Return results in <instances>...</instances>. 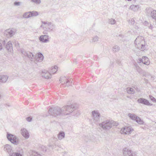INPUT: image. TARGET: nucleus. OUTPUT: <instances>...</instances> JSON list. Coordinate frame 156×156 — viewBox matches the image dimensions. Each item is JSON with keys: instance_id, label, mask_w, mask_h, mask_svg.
I'll return each instance as SVG.
<instances>
[{"instance_id": "f3484780", "label": "nucleus", "mask_w": 156, "mask_h": 156, "mask_svg": "<svg viewBox=\"0 0 156 156\" xmlns=\"http://www.w3.org/2000/svg\"><path fill=\"white\" fill-rule=\"evenodd\" d=\"M22 135L25 138L27 139L29 137V134L28 132L25 128L22 129L21 130Z\"/></svg>"}, {"instance_id": "6e6552de", "label": "nucleus", "mask_w": 156, "mask_h": 156, "mask_svg": "<svg viewBox=\"0 0 156 156\" xmlns=\"http://www.w3.org/2000/svg\"><path fill=\"white\" fill-rule=\"evenodd\" d=\"M92 115L94 122L96 123L99 122L101 115L99 112L97 111L94 110L92 112Z\"/></svg>"}, {"instance_id": "3c124183", "label": "nucleus", "mask_w": 156, "mask_h": 156, "mask_svg": "<svg viewBox=\"0 0 156 156\" xmlns=\"http://www.w3.org/2000/svg\"><path fill=\"white\" fill-rule=\"evenodd\" d=\"M151 79L152 80H154V77L152 76H151Z\"/></svg>"}, {"instance_id": "603ef678", "label": "nucleus", "mask_w": 156, "mask_h": 156, "mask_svg": "<svg viewBox=\"0 0 156 156\" xmlns=\"http://www.w3.org/2000/svg\"><path fill=\"white\" fill-rule=\"evenodd\" d=\"M135 28L136 29H138V27H137V26L136 27H135Z\"/></svg>"}, {"instance_id": "9b49d317", "label": "nucleus", "mask_w": 156, "mask_h": 156, "mask_svg": "<svg viewBox=\"0 0 156 156\" xmlns=\"http://www.w3.org/2000/svg\"><path fill=\"white\" fill-rule=\"evenodd\" d=\"M123 154L124 156H135L136 154L131 150L128 149L126 148L123 150Z\"/></svg>"}, {"instance_id": "680f3d73", "label": "nucleus", "mask_w": 156, "mask_h": 156, "mask_svg": "<svg viewBox=\"0 0 156 156\" xmlns=\"http://www.w3.org/2000/svg\"><path fill=\"white\" fill-rule=\"evenodd\" d=\"M155 123L156 124V122H155Z\"/></svg>"}, {"instance_id": "8fccbe9b", "label": "nucleus", "mask_w": 156, "mask_h": 156, "mask_svg": "<svg viewBox=\"0 0 156 156\" xmlns=\"http://www.w3.org/2000/svg\"><path fill=\"white\" fill-rule=\"evenodd\" d=\"M117 63H118V64L120 65V62H119V61L117 60Z\"/></svg>"}, {"instance_id": "4468645a", "label": "nucleus", "mask_w": 156, "mask_h": 156, "mask_svg": "<svg viewBox=\"0 0 156 156\" xmlns=\"http://www.w3.org/2000/svg\"><path fill=\"white\" fill-rule=\"evenodd\" d=\"M4 150L5 151L8 152L9 156L11 154H11L13 151L12 150L11 146L8 144H6L4 146Z\"/></svg>"}, {"instance_id": "6ab92c4d", "label": "nucleus", "mask_w": 156, "mask_h": 156, "mask_svg": "<svg viewBox=\"0 0 156 156\" xmlns=\"http://www.w3.org/2000/svg\"><path fill=\"white\" fill-rule=\"evenodd\" d=\"M48 36L46 35H41L40 37L39 40L40 41L46 43L48 41Z\"/></svg>"}, {"instance_id": "a211bd4d", "label": "nucleus", "mask_w": 156, "mask_h": 156, "mask_svg": "<svg viewBox=\"0 0 156 156\" xmlns=\"http://www.w3.org/2000/svg\"><path fill=\"white\" fill-rule=\"evenodd\" d=\"M35 58L37 62H41L44 59V57L43 54L39 52L37 54V55H36Z\"/></svg>"}, {"instance_id": "cd10ccee", "label": "nucleus", "mask_w": 156, "mask_h": 156, "mask_svg": "<svg viewBox=\"0 0 156 156\" xmlns=\"http://www.w3.org/2000/svg\"><path fill=\"white\" fill-rule=\"evenodd\" d=\"M151 16L156 21V10H154L152 11Z\"/></svg>"}, {"instance_id": "412c9836", "label": "nucleus", "mask_w": 156, "mask_h": 156, "mask_svg": "<svg viewBox=\"0 0 156 156\" xmlns=\"http://www.w3.org/2000/svg\"><path fill=\"white\" fill-rule=\"evenodd\" d=\"M8 78V77L6 75H0V81L5 83L7 81Z\"/></svg>"}, {"instance_id": "052dcab7", "label": "nucleus", "mask_w": 156, "mask_h": 156, "mask_svg": "<svg viewBox=\"0 0 156 156\" xmlns=\"http://www.w3.org/2000/svg\"><path fill=\"white\" fill-rule=\"evenodd\" d=\"M146 81H147V79H146Z\"/></svg>"}, {"instance_id": "e433bc0d", "label": "nucleus", "mask_w": 156, "mask_h": 156, "mask_svg": "<svg viewBox=\"0 0 156 156\" xmlns=\"http://www.w3.org/2000/svg\"><path fill=\"white\" fill-rule=\"evenodd\" d=\"M149 98L150 99V100L154 102H155L156 103V99L153 96H152L151 95H149Z\"/></svg>"}, {"instance_id": "bb28decb", "label": "nucleus", "mask_w": 156, "mask_h": 156, "mask_svg": "<svg viewBox=\"0 0 156 156\" xmlns=\"http://www.w3.org/2000/svg\"><path fill=\"white\" fill-rule=\"evenodd\" d=\"M153 10L150 8H147L145 9V12L147 15L151 16Z\"/></svg>"}, {"instance_id": "f704fd0d", "label": "nucleus", "mask_w": 156, "mask_h": 156, "mask_svg": "<svg viewBox=\"0 0 156 156\" xmlns=\"http://www.w3.org/2000/svg\"><path fill=\"white\" fill-rule=\"evenodd\" d=\"M131 8L134 11H135L137 10L138 8L139 7L138 5H131L130 6Z\"/></svg>"}, {"instance_id": "5701e85b", "label": "nucleus", "mask_w": 156, "mask_h": 156, "mask_svg": "<svg viewBox=\"0 0 156 156\" xmlns=\"http://www.w3.org/2000/svg\"><path fill=\"white\" fill-rule=\"evenodd\" d=\"M5 44V41L0 36V51L2 49V45Z\"/></svg>"}, {"instance_id": "79ce46f5", "label": "nucleus", "mask_w": 156, "mask_h": 156, "mask_svg": "<svg viewBox=\"0 0 156 156\" xmlns=\"http://www.w3.org/2000/svg\"><path fill=\"white\" fill-rule=\"evenodd\" d=\"M26 120L29 122H31L32 119V118L31 116H29L28 117H27L26 119Z\"/></svg>"}, {"instance_id": "58836bf2", "label": "nucleus", "mask_w": 156, "mask_h": 156, "mask_svg": "<svg viewBox=\"0 0 156 156\" xmlns=\"http://www.w3.org/2000/svg\"><path fill=\"white\" fill-rule=\"evenodd\" d=\"M41 149L42 151L44 152H46L47 151L46 147L44 146H41Z\"/></svg>"}, {"instance_id": "c756f323", "label": "nucleus", "mask_w": 156, "mask_h": 156, "mask_svg": "<svg viewBox=\"0 0 156 156\" xmlns=\"http://www.w3.org/2000/svg\"><path fill=\"white\" fill-rule=\"evenodd\" d=\"M9 156H22V154L18 152H13V151L12 153Z\"/></svg>"}, {"instance_id": "72a5a7b5", "label": "nucleus", "mask_w": 156, "mask_h": 156, "mask_svg": "<svg viewBox=\"0 0 156 156\" xmlns=\"http://www.w3.org/2000/svg\"><path fill=\"white\" fill-rule=\"evenodd\" d=\"M115 20L113 19H111L109 20V23L111 24H114L115 23Z\"/></svg>"}, {"instance_id": "bf43d9fd", "label": "nucleus", "mask_w": 156, "mask_h": 156, "mask_svg": "<svg viewBox=\"0 0 156 156\" xmlns=\"http://www.w3.org/2000/svg\"><path fill=\"white\" fill-rule=\"evenodd\" d=\"M49 146V147H51V145H49V146Z\"/></svg>"}, {"instance_id": "5fc2aeb1", "label": "nucleus", "mask_w": 156, "mask_h": 156, "mask_svg": "<svg viewBox=\"0 0 156 156\" xmlns=\"http://www.w3.org/2000/svg\"><path fill=\"white\" fill-rule=\"evenodd\" d=\"M1 97H2V96L0 94V98H1Z\"/></svg>"}, {"instance_id": "393cba45", "label": "nucleus", "mask_w": 156, "mask_h": 156, "mask_svg": "<svg viewBox=\"0 0 156 156\" xmlns=\"http://www.w3.org/2000/svg\"><path fill=\"white\" fill-rule=\"evenodd\" d=\"M58 68L57 66H55L54 67H52L50 70L51 73L52 74L55 73L57 71Z\"/></svg>"}, {"instance_id": "f03ea898", "label": "nucleus", "mask_w": 156, "mask_h": 156, "mask_svg": "<svg viewBox=\"0 0 156 156\" xmlns=\"http://www.w3.org/2000/svg\"><path fill=\"white\" fill-rule=\"evenodd\" d=\"M114 121L112 120H107L99 124V126L105 130H109L112 127Z\"/></svg>"}, {"instance_id": "7c9ffc66", "label": "nucleus", "mask_w": 156, "mask_h": 156, "mask_svg": "<svg viewBox=\"0 0 156 156\" xmlns=\"http://www.w3.org/2000/svg\"><path fill=\"white\" fill-rule=\"evenodd\" d=\"M23 17L24 18H29L30 17V13L29 12H25L23 15Z\"/></svg>"}, {"instance_id": "c9c22d12", "label": "nucleus", "mask_w": 156, "mask_h": 156, "mask_svg": "<svg viewBox=\"0 0 156 156\" xmlns=\"http://www.w3.org/2000/svg\"><path fill=\"white\" fill-rule=\"evenodd\" d=\"M99 37L96 36L94 37L92 39V42H97L98 40Z\"/></svg>"}, {"instance_id": "de8ad7c7", "label": "nucleus", "mask_w": 156, "mask_h": 156, "mask_svg": "<svg viewBox=\"0 0 156 156\" xmlns=\"http://www.w3.org/2000/svg\"><path fill=\"white\" fill-rule=\"evenodd\" d=\"M144 24L146 26H148L149 24V23L147 21H145Z\"/></svg>"}, {"instance_id": "49530a36", "label": "nucleus", "mask_w": 156, "mask_h": 156, "mask_svg": "<svg viewBox=\"0 0 156 156\" xmlns=\"http://www.w3.org/2000/svg\"><path fill=\"white\" fill-rule=\"evenodd\" d=\"M131 25H133V24H134V19H132L131 20Z\"/></svg>"}, {"instance_id": "1a4fd4ad", "label": "nucleus", "mask_w": 156, "mask_h": 156, "mask_svg": "<svg viewBox=\"0 0 156 156\" xmlns=\"http://www.w3.org/2000/svg\"><path fill=\"white\" fill-rule=\"evenodd\" d=\"M16 32V30L13 28L5 30L4 33V34L7 38L12 37Z\"/></svg>"}, {"instance_id": "2f4dec72", "label": "nucleus", "mask_w": 156, "mask_h": 156, "mask_svg": "<svg viewBox=\"0 0 156 156\" xmlns=\"http://www.w3.org/2000/svg\"><path fill=\"white\" fill-rule=\"evenodd\" d=\"M119 50V47L115 45L113 48V51L115 52H117Z\"/></svg>"}, {"instance_id": "423d86ee", "label": "nucleus", "mask_w": 156, "mask_h": 156, "mask_svg": "<svg viewBox=\"0 0 156 156\" xmlns=\"http://www.w3.org/2000/svg\"><path fill=\"white\" fill-rule=\"evenodd\" d=\"M134 43L136 47L141 50L143 51L145 47V41L143 40H140L138 37L135 40Z\"/></svg>"}, {"instance_id": "39448f33", "label": "nucleus", "mask_w": 156, "mask_h": 156, "mask_svg": "<svg viewBox=\"0 0 156 156\" xmlns=\"http://www.w3.org/2000/svg\"><path fill=\"white\" fill-rule=\"evenodd\" d=\"M42 23L44 25H41L40 27H43L44 29L46 30L47 31H50L55 27V25L51 22L42 21Z\"/></svg>"}, {"instance_id": "a878e982", "label": "nucleus", "mask_w": 156, "mask_h": 156, "mask_svg": "<svg viewBox=\"0 0 156 156\" xmlns=\"http://www.w3.org/2000/svg\"><path fill=\"white\" fill-rule=\"evenodd\" d=\"M127 92L129 94H133L135 93L134 89L132 88L128 87L126 88Z\"/></svg>"}, {"instance_id": "4c0bfd02", "label": "nucleus", "mask_w": 156, "mask_h": 156, "mask_svg": "<svg viewBox=\"0 0 156 156\" xmlns=\"http://www.w3.org/2000/svg\"><path fill=\"white\" fill-rule=\"evenodd\" d=\"M31 2L38 4H39L41 2V0H31Z\"/></svg>"}, {"instance_id": "ea45409f", "label": "nucleus", "mask_w": 156, "mask_h": 156, "mask_svg": "<svg viewBox=\"0 0 156 156\" xmlns=\"http://www.w3.org/2000/svg\"><path fill=\"white\" fill-rule=\"evenodd\" d=\"M13 42L16 47H19V44L17 41L14 40Z\"/></svg>"}, {"instance_id": "864d4df0", "label": "nucleus", "mask_w": 156, "mask_h": 156, "mask_svg": "<svg viewBox=\"0 0 156 156\" xmlns=\"http://www.w3.org/2000/svg\"><path fill=\"white\" fill-rule=\"evenodd\" d=\"M111 64L112 65L113 64V62H111Z\"/></svg>"}, {"instance_id": "ddd939ff", "label": "nucleus", "mask_w": 156, "mask_h": 156, "mask_svg": "<svg viewBox=\"0 0 156 156\" xmlns=\"http://www.w3.org/2000/svg\"><path fill=\"white\" fill-rule=\"evenodd\" d=\"M137 102L140 104H142L144 105L151 106L152 105V104H151L149 101L145 98H140L137 100Z\"/></svg>"}, {"instance_id": "13d9d810", "label": "nucleus", "mask_w": 156, "mask_h": 156, "mask_svg": "<svg viewBox=\"0 0 156 156\" xmlns=\"http://www.w3.org/2000/svg\"><path fill=\"white\" fill-rule=\"evenodd\" d=\"M48 116V115H46L45 116L46 117V116Z\"/></svg>"}, {"instance_id": "6e6d98bb", "label": "nucleus", "mask_w": 156, "mask_h": 156, "mask_svg": "<svg viewBox=\"0 0 156 156\" xmlns=\"http://www.w3.org/2000/svg\"><path fill=\"white\" fill-rule=\"evenodd\" d=\"M87 91L89 92L90 93H91L90 91Z\"/></svg>"}, {"instance_id": "2eb2a0df", "label": "nucleus", "mask_w": 156, "mask_h": 156, "mask_svg": "<svg viewBox=\"0 0 156 156\" xmlns=\"http://www.w3.org/2000/svg\"><path fill=\"white\" fill-rule=\"evenodd\" d=\"M41 75L42 77L46 79H49L51 78V73L45 70L42 71Z\"/></svg>"}, {"instance_id": "20e7f679", "label": "nucleus", "mask_w": 156, "mask_h": 156, "mask_svg": "<svg viewBox=\"0 0 156 156\" xmlns=\"http://www.w3.org/2000/svg\"><path fill=\"white\" fill-rule=\"evenodd\" d=\"M6 137L8 140L15 145L19 144V139L15 135L7 133Z\"/></svg>"}, {"instance_id": "37998d69", "label": "nucleus", "mask_w": 156, "mask_h": 156, "mask_svg": "<svg viewBox=\"0 0 156 156\" xmlns=\"http://www.w3.org/2000/svg\"><path fill=\"white\" fill-rule=\"evenodd\" d=\"M143 60V56L142 57V58H139L138 59V62L140 63L141 62H142Z\"/></svg>"}, {"instance_id": "4be33fe9", "label": "nucleus", "mask_w": 156, "mask_h": 156, "mask_svg": "<svg viewBox=\"0 0 156 156\" xmlns=\"http://www.w3.org/2000/svg\"><path fill=\"white\" fill-rule=\"evenodd\" d=\"M149 58L143 56V60L142 63L146 65H148L150 64Z\"/></svg>"}, {"instance_id": "473e14b6", "label": "nucleus", "mask_w": 156, "mask_h": 156, "mask_svg": "<svg viewBox=\"0 0 156 156\" xmlns=\"http://www.w3.org/2000/svg\"><path fill=\"white\" fill-rule=\"evenodd\" d=\"M30 156H42L40 154L37 152L34 151L32 154L30 155Z\"/></svg>"}, {"instance_id": "c85d7f7f", "label": "nucleus", "mask_w": 156, "mask_h": 156, "mask_svg": "<svg viewBox=\"0 0 156 156\" xmlns=\"http://www.w3.org/2000/svg\"><path fill=\"white\" fill-rule=\"evenodd\" d=\"M30 13V17L34 16H36L38 15V13L36 11H30L29 12Z\"/></svg>"}, {"instance_id": "dca6fc26", "label": "nucleus", "mask_w": 156, "mask_h": 156, "mask_svg": "<svg viewBox=\"0 0 156 156\" xmlns=\"http://www.w3.org/2000/svg\"><path fill=\"white\" fill-rule=\"evenodd\" d=\"M59 81H60V83L64 82V84H66V86L68 87L70 85V84H68L69 83H72L71 80H69L66 79L65 77H61Z\"/></svg>"}, {"instance_id": "b1692460", "label": "nucleus", "mask_w": 156, "mask_h": 156, "mask_svg": "<svg viewBox=\"0 0 156 156\" xmlns=\"http://www.w3.org/2000/svg\"><path fill=\"white\" fill-rule=\"evenodd\" d=\"M65 134L63 131L60 132L58 134V137L59 140H61L65 137Z\"/></svg>"}, {"instance_id": "a18cd8bd", "label": "nucleus", "mask_w": 156, "mask_h": 156, "mask_svg": "<svg viewBox=\"0 0 156 156\" xmlns=\"http://www.w3.org/2000/svg\"><path fill=\"white\" fill-rule=\"evenodd\" d=\"M148 26L150 29H152L153 26L151 24L149 23V25H148Z\"/></svg>"}, {"instance_id": "09e8293b", "label": "nucleus", "mask_w": 156, "mask_h": 156, "mask_svg": "<svg viewBox=\"0 0 156 156\" xmlns=\"http://www.w3.org/2000/svg\"><path fill=\"white\" fill-rule=\"evenodd\" d=\"M83 138L86 142H88V139H86L87 137L86 136H85L84 137H83Z\"/></svg>"}, {"instance_id": "0eeeda50", "label": "nucleus", "mask_w": 156, "mask_h": 156, "mask_svg": "<svg viewBox=\"0 0 156 156\" xmlns=\"http://www.w3.org/2000/svg\"><path fill=\"white\" fill-rule=\"evenodd\" d=\"M128 116L131 119L135 121L138 124H143L144 123V122L143 120H141L140 117L137 116L134 114L129 113L128 114Z\"/></svg>"}, {"instance_id": "9d476101", "label": "nucleus", "mask_w": 156, "mask_h": 156, "mask_svg": "<svg viewBox=\"0 0 156 156\" xmlns=\"http://www.w3.org/2000/svg\"><path fill=\"white\" fill-rule=\"evenodd\" d=\"M133 129L131 128V126H125L122 128L120 130V132L122 133H124L125 134H129L131 133V131Z\"/></svg>"}, {"instance_id": "a19ab883", "label": "nucleus", "mask_w": 156, "mask_h": 156, "mask_svg": "<svg viewBox=\"0 0 156 156\" xmlns=\"http://www.w3.org/2000/svg\"><path fill=\"white\" fill-rule=\"evenodd\" d=\"M14 4L15 5L20 6V2L16 1L14 2Z\"/></svg>"}, {"instance_id": "f8f14e48", "label": "nucleus", "mask_w": 156, "mask_h": 156, "mask_svg": "<svg viewBox=\"0 0 156 156\" xmlns=\"http://www.w3.org/2000/svg\"><path fill=\"white\" fill-rule=\"evenodd\" d=\"M21 52L25 56L28 58L30 60H33L34 55L32 53L29 51H26L23 49L21 50Z\"/></svg>"}, {"instance_id": "7ed1b4c3", "label": "nucleus", "mask_w": 156, "mask_h": 156, "mask_svg": "<svg viewBox=\"0 0 156 156\" xmlns=\"http://www.w3.org/2000/svg\"><path fill=\"white\" fill-rule=\"evenodd\" d=\"M76 109V107L74 105H71L64 106L62 108V110L63 111L64 115H67L71 113Z\"/></svg>"}, {"instance_id": "4d7b16f0", "label": "nucleus", "mask_w": 156, "mask_h": 156, "mask_svg": "<svg viewBox=\"0 0 156 156\" xmlns=\"http://www.w3.org/2000/svg\"><path fill=\"white\" fill-rule=\"evenodd\" d=\"M44 34H46V33L45 32H44Z\"/></svg>"}, {"instance_id": "f257e3e1", "label": "nucleus", "mask_w": 156, "mask_h": 156, "mask_svg": "<svg viewBox=\"0 0 156 156\" xmlns=\"http://www.w3.org/2000/svg\"><path fill=\"white\" fill-rule=\"evenodd\" d=\"M48 114L51 115L54 117H56L57 116L63 115V111L62 110V108L58 107L54 108H50L48 111Z\"/></svg>"}, {"instance_id": "aec40b11", "label": "nucleus", "mask_w": 156, "mask_h": 156, "mask_svg": "<svg viewBox=\"0 0 156 156\" xmlns=\"http://www.w3.org/2000/svg\"><path fill=\"white\" fill-rule=\"evenodd\" d=\"M6 49L8 51H11L12 49V42L10 41H9L5 46Z\"/></svg>"}, {"instance_id": "c03bdc74", "label": "nucleus", "mask_w": 156, "mask_h": 156, "mask_svg": "<svg viewBox=\"0 0 156 156\" xmlns=\"http://www.w3.org/2000/svg\"><path fill=\"white\" fill-rule=\"evenodd\" d=\"M118 125V123L114 121V123H113L112 126H117Z\"/></svg>"}]
</instances>
